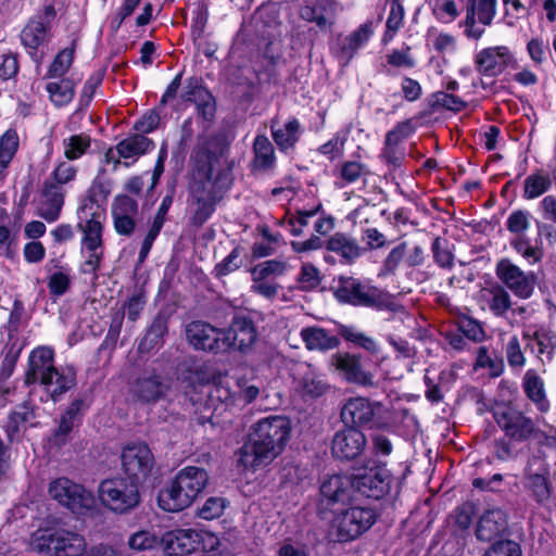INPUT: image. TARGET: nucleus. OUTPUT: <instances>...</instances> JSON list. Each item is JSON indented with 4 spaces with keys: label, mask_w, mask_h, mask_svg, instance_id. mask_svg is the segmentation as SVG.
Masks as SVG:
<instances>
[{
    "label": "nucleus",
    "mask_w": 556,
    "mask_h": 556,
    "mask_svg": "<svg viewBox=\"0 0 556 556\" xmlns=\"http://www.w3.org/2000/svg\"><path fill=\"white\" fill-rule=\"evenodd\" d=\"M110 192V182L97 176L77 210V227L83 233L80 251L85 257L81 266L84 274H94L103 258L102 232L105 220L103 203Z\"/></svg>",
    "instance_id": "obj_1"
},
{
    "label": "nucleus",
    "mask_w": 556,
    "mask_h": 556,
    "mask_svg": "<svg viewBox=\"0 0 556 556\" xmlns=\"http://www.w3.org/2000/svg\"><path fill=\"white\" fill-rule=\"evenodd\" d=\"M290 435L289 421L280 416H270L257 421L249 434L252 444L253 468L270 464L285 448Z\"/></svg>",
    "instance_id": "obj_2"
},
{
    "label": "nucleus",
    "mask_w": 556,
    "mask_h": 556,
    "mask_svg": "<svg viewBox=\"0 0 556 556\" xmlns=\"http://www.w3.org/2000/svg\"><path fill=\"white\" fill-rule=\"evenodd\" d=\"M207 481L205 469L194 466L182 468L172 483L160 491V507L166 511H180L189 507L205 489Z\"/></svg>",
    "instance_id": "obj_3"
},
{
    "label": "nucleus",
    "mask_w": 556,
    "mask_h": 556,
    "mask_svg": "<svg viewBox=\"0 0 556 556\" xmlns=\"http://www.w3.org/2000/svg\"><path fill=\"white\" fill-rule=\"evenodd\" d=\"M29 546L43 556H81L87 549V541L81 533L55 525L35 531Z\"/></svg>",
    "instance_id": "obj_4"
},
{
    "label": "nucleus",
    "mask_w": 556,
    "mask_h": 556,
    "mask_svg": "<svg viewBox=\"0 0 556 556\" xmlns=\"http://www.w3.org/2000/svg\"><path fill=\"white\" fill-rule=\"evenodd\" d=\"M239 330H243V323L237 319L226 330L217 329L204 321H192L186 328V336L194 349L217 354L232 349H243L242 340L237 343Z\"/></svg>",
    "instance_id": "obj_5"
},
{
    "label": "nucleus",
    "mask_w": 556,
    "mask_h": 556,
    "mask_svg": "<svg viewBox=\"0 0 556 556\" xmlns=\"http://www.w3.org/2000/svg\"><path fill=\"white\" fill-rule=\"evenodd\" d=\"M99 498L110 510L127 514L140 503L139 484L126 477L105 479L99 485Z\"/></svg>",
    "instance_id": "obj_6"
},
{
    "label": "nucleus",
    "mask_w": 556,
    "mask_h": 556,
    "mask_svg": "<svg viewBox=\"0 0 556 556\" xmlns=\"http://www.w3.org/2000/svg\"><path fill=\"white\" fill-rule=\"evenodd\" d=\"M334 298L353 306L380 308L387 302V293L376 286L354 277H340Z\"/></svg>",
    "instance_id": "obj_7"
},
{
    "label": "nucleus",
    "mask_w": 556,
    "mask_h": 556,
    "mask_svg": "<svg viewBox=\"0 0 556 556\" xmlns=\"http://www.w3.org/2000/svg\"><path fill=\"white\" fill-rule=\"evenodd\" d=\"M207 167L203 168L205 181H195L191 186L188 210L193 226L201 227L215 211L214 188L217 181L213 176L212 155H206Z\"/></svg>",
    "instance_id": "obj_8"
},
{
    "label": "nucleus",
    "mask_w": 556,
    "mask_h": 556,
    "mask_svg": "<svg viewBox=\"0 0 556 556\" xmlns=\"http://www.w3.org/2000/svg\"><path fill=\"white\" fill-rule=\"evenodd\" d=\"M494 418L510 442L523 443L540 433V429L535 421L527 416L523 412L511 405L497 407L494 412Z\"/></svg>",
    "instance_id": "obj_9"
},
{
    "label": "nucleus",
    "mask_w": 556,
    "mask_h": 556,
    "mask_svg": "<svg viewBox=\"0 0 556 556\" xmlns=\"http://www.w3.org/2000/svg\"><path fill=\"white\" fill-rule=\"evenodd\" d=\"M377 520L372 508L354 506L338 514L331 529L339 541H352L369 530Z\"/></svg>",
    "instance_id": "obj_10"
},
{
    "label": "nucleus",
    "mask_w": 556,
    "mask_h": 556,
    "mask_svg": "<svg viewBox=\"0 0 556 556\" xmlns=\"http://www.w3.org/2000/svg\"><path fill=\"white\" fill-rule=\"evenodd\" d=\"M523 488L529 496L540 506H545L553 493L551 467L545 458L532 456L523 470Z\"/></svg>",
    "instance_id": "obj_11"
},
{
    "label": "nucleus",
    "mask_w": 556,
    "mask_h": 556,
    "mask_svg": "<svg viewBox=\"0 0 556 556\" xmlns=\"http://www.w3.org/2000/svg\"><path fill=\"white\" fill-rule=\"evenodd\" d=\"M122 470L126 478L141 484L151 476L155 460L146 443L126 445L121 455Z\"/></svg>",
    "instance_id": "obj_12"
},
{
    "label": "nucleus",
    "mask_w": 556,
    "mask_h": 556,
    "mask_svg": "<svg viewBox=\"0 0 556 556\" xmlns=\"http://www.w3.org/2000/svg\"><path fill=\"white\" fill-rule=\"evenodd\" d=\"M49 493L61 505L75 514H83L92 509L96 503L91 492L67 478L53 481L49 486Z\"/></svg>",
    "instance_id": "obj_13"
},
{
    "label": "nucleus",
    "mask_w": 556,
    "mask_h": 556,
    "mask_svg": "<svg viewBox=\"0 0 556 556\" xmlns=\"http://www.w3.org/2000/svg\"><path fill=\"white\" fill-rule=\"evenodd\" d=\"M354 490L362 495L379 500L389 493L392 475L384 465L365 467L352 476Z\"/></svg>",
    "instance_id": "obj_14"
},
{
    "label": "nucleus",
    "mask_w": 556,
    "mask_h": 556,
    "mask_svg": "<svg viewBox=\"0 0 556 556\" xmlns=\"http://www.w3.org/2000/svg\"><path fill=\"white\" fill-rule=\"evenodd\" d=\"M476 71L485 77L500 76L506 68L516 70L517 59L507 46L488 47L475 55Z\"/></svg>",
    "instance_id": "obj_15"
},
{
    "label": "nucleus",
    "mask_w": 556,
    "mask_h": 556,
    "mask_svg": "<svg viewBox=\"0 0 556 556\" xmlns=\"http://www.w3.org/2000/svg\"><path fill=\"white\" fill-rule=\"evenodd\" d=\"M495 274L500 281L505 285L516 296L528 299L534 290V277L521 270L508 258L497 262Z\"/></svg>",
    "instance_id": "obj_16"
},
{
    "label": "nucleus",
    "mask_w": 556,
    "mask_h": 556,
    "mask_svg": "<svg viewBox=\"0 0 556 556\" xmlns=\"http://www.w3.org/2000/svg\"><path fill=\"white\" fill-rule=\"evenodd\" d=\"M380 408V403L371 402L367 397H350L341 408V419L350 427L374 428L376 426L375 417Z\"/></svg>",
    "instance_id": "obj_17"
},
{
    "label": "nucleus",
    "mask_w": 556,
    "mask_h": 556,
    "mask_svg": "<svg viewBox=\"0 0 556 556\" xmlns=\"http://www.w3.org/2000/svg\"><path fill=\"white\" fill-rule=\"evenodd\" d=\"M65 201V190L47 179L43 181L38 204L37 215L48 223H54L59 219Z\"/></svg>",
    "instance_id": "obj_18"
},
{
    "label": "nucleus",
    "mask_w": 556,
    "mask_h": 556,
    "mask_svg": "<svg viewBox=\"0 0 556 556\" xmlns=\"http://www.w3.org/2000/svg\"><path fill=\"white\" fill-rule=\"evenodd\" d=\"M366 443V437L361 430L349 427L334 434L331 451L337 458L355 459L363 453Z\"/></svg>",
    "instance_id": "obj_19"
},
{
    "label": "nucleus",
    "mask_w": 556,
    "mask_h": 556,
    "mask_svg": "<svg viewBox=\"0 0 556 556\" xmlns=\"http://www.w3.org/2000/svg\"><path fill=\"white\" fill-rule=\"evenodd\" d=\"M372 34V22H366L349 36L338 38L337 43L331 48V51L338 61L343 66H346L353 59L356 51L368 42Z\"/></svg>",
    "instance_id": "obj_20"
},
{
    "label": "nucleus",
    "mask_w": 556,
    "mask_h": 556,
    "mask_svg": "<svg viewBox=\"0 0 556 556\" xmlns=\"http://www.w3.org/2000/svg\"><path fill=\"white\" fill-rule=\"evenodd\" d=\"M198 529H174L163 534L161 542L168 556H185L198 548Z\"/></svg>",
    "instance_id": "obj_21"
},
{
    "label": "nucleus",
    "mask_w": 556,
    "mask_h": 556,
    "mask_svg": "<svg viewBox=\"0 0 556 556\" xmlns=\"http://www.w3.org/2000/svg\"><path fill=\"white\" fill-rule=\"evenodd\" d=\"M89 404L85 399L74 400L60 417L59 426L54 430L51 442L56 446H62L67 442L68 434L77 427Z\"/></svg>",
    "instance_id": "obj_22"
},
{
    "label": "nucleus",
    "mask_w": 556,
    "mask_h": 556,
    "mask_svg": "<svg viewBox=\"0 0 556 556\" xmlns=\"http://www.w3.org/2000/svg\"><path fill=\"white\" fill-rule=\"evenodd\" d=\"M327 251L336 253L340 256L342 264L352 265L365 252L356 238L345 232H334L325 242Z\"/></svg>",
    "instance_id": "obj_23"
},
{
    "label": "nucleus",
    "mask_w": 556,
    "mask_h": 556,
    "mask_svg": "<svg viewBox=\"0 0 556 556\" xmlns=\"http://www.w3.org/2000/svg\"><path fill=\"white\" fill-rule=\"evenodd\" d=\"M54 369H56V367L54 366L53 350L49 346L36 348L28 356V368L25 375V383L27 386L37 383Z\"/></svg>",
    "instance_id": "obj_24"
},
{
    "label": "nucleus",
    "mask_w": 556,
    "mask_h": 556,
    "mask_svg": "<svg viewBox=\"0 0 556 556\" xmlns=\"http://www.w3.org/2000/svg\"><path fill=\"white\" fill-rule=\"evenodd\" d=\"M182 98L185 101L193 102L199 114L205 121H211L214 117L216 111L215 100L212 93L202 86L201 79L197 77L189 78Z\"/></svg>",
    "instance_id": "obj_25"
},
{
    "label": "nucleus",
    "mask_w": 556,
    "mask_h": 556,
    "mask_svg": "<svg viewBox=\"0 0 556 556\" xmlns=\"http://www.w3.org/2000/svg\"><path fill=\"white\" fill-rule=\"evenodd\" d=\"M353 489L352 477L333 475L326 479L320 485L321 503L326 502L327 505L345 503L351 498Z\"/></svg>",
    "instance_id": "obj_26"
},
{
    "label": "nucleus",
    "mask_w": 556,
    "mask_h": 556,
    "mask_svg": "<svg viewBox=\"0 0 556 556\" xmlns=\"http://www.w3.org/2000/svg\"><path fill=\"white\" fill-rule=\"evenodd\" d=\"M333 364L348 382L363 387L374 386L372 375L363 369L357 356L351 354H338L334 356Z\"/></svg>",
    "instance_id": "obj_27"
},
{
    "label": "nucleus",
    "mask_w": 556,
    "mask_h": 556,
    "mask_svg": "<svg viewBox=\"0 0 556 556\" xmlns=\"http://www.w3.org/2000/svg\"><path fill=\"white\" fill-rule=\"evenodd\" d=\"M506 528V513L501 508H491L480 517L476 535L478 540L489 542L501 535Z\"/></svg>",
    "instance_id": "obj_28"
},
{
    "label": "nucleus",
    "mask_w": 556,
    "mask_h": 556,
    "mask_svg": "<svg viewBox=\"0 0 556 556\" xmlns=\"http://www.w3.org/2000/svg\"><path fill=\"white\" fill-rule=\"evenodd\" d=\"M253 160L250 169L253 175L271 173L276 167L275 149L266 136H257L253 143Z\"/></svg>",
    "instance_id": "obj_29"
},
{
    "label": "nucleus",
    "mask_w": 556,
    "mask_h": 556,
    "mask_svg": "<svg viewBox=\"0 0 556 556\" xmlns=\"http://www.w3.org/2000/svg\"><path fill=\"white\" fill-rule=\"evenodd\" d=\"M167 386L157 375L139 377L131 387V393L142 403H154L165 395Z\"/></svg>",
    "instance_id": "obj_30"
},
{
    "label": "nucleus",
    "mask_w": 556,
    "mask_h": 556,
    "mask_svg": "<svg viewBox=\"0 0 556 556\" xmlns=\"http://www.w3.org/2000/svg\"><path fill=\"white\" fill-rule=\"evenodd\" d=\"M50 25L43 22L42 17L31 18L21 33V40L29 53L36 52L39 48L49 42Z\"/></svg>",
    "instance_id": "obj_31"
},
{
    "label": "nucleus",
    "mask_w": 556,
    "mask_h": 556,
    "mask_svg": "<svg viewBox=\"0 0 556 556\" xmlns=\"http://www.w3.org/2000/svg\"><path fill=\"white\" fill-rule=\"evenodd\" d=\"M75 381L74 372L71 370L65 372L56 368L50 371V374L43 377L38 383H40L50 399L56 402L65 392L75 386Z\"/></svg>",
    "instance_id": "obj_32"
},
{
    "label": "nucleus",
    "mask_w": 556,
    "mask_h": 556,
    "mask_svg": "<svg viewBox=\"0 0 556 556\" xmlns=\"http://www.w3.org/2000/svg\"><path fill=\"white\" fill-rule=\"evenodd\" d=\"M242 27L243 25H241L235 37L224 67V75L230 83L235 85H240L243 77V39L241 38Z\"/></svg>",
    "instance_id": "obj_33"
},
{
    "label": "nucleus",
    "mask_w": 556,
    "mask_h": 556,
    "mask_svg": "<svg viewBox=\"0 0 556 556\" xmlns=\"http://www.w3.org/2000/svg\"><path fill=\"white\" fill-rule=\"evenodd\" d=\"M522 387L527 397L536 406L541 413L549 409V402L546 399L544 381L533 369L526 371L522 379Z\"/></svg>",
    "instance_id": "obj_34"
},
{
    "label": "nucleus",
    "mask_w": 556,
    "mask_h": 556,
    "mask_svg": "<svg viewBox=\"0 0 556 556\" xmlns=\"http://www.w3.org/2000/svg\"><path fill=\"white\" fill-rule=\"evenodd\" d=\"M301 338L309 351H328L339 344V340L320 327H306L301 330Z\"/></svg>",
    "instance_id": "obj_35"
},
{
    "label": "nucleus",
    "mask_w": 556,
    "mask_h": 556,
    "mask_svg": "<svg viewBox=\"0 0 556 556\" xmlns=\"http://www.w3.org/2000/svg\"><path fill=\"white\" fill-rule=\"evenodd\" d=\"M523 339L528 342V345L533 349L531 345L532 342H535L538 345V356L544 361L551 359L554 351L556 350V332L546 329L539 328L534 331L526 330L523 332Z\"/></svg>",
    "instance_id": "obj_36"
},
{
    "label": "nucleus",
    "mask_w": 556,
    "mask_h": 556,
    "mask_svg": "<svg viewBox=\"0 0 556 556\" xmlns=\"http://www.w3.org/2000/svg\"><path fill=\"white\" fill-rule=\"evenodd\" d=\"M301 131V124L295 117L290 118L279 128H275V125H271L273 139L282 152H287L295 147Z\"/></svg>",
    "instance_id": "obj_37"
},
{
    "label": "nucleus",
    "mask_w": 556,
    "mask_h": 556,
    "mask_svg": "<svg viewBox=\"0 0 556 556\" xmlns=\"http://www.w3.org/2000/svg\"><path fill=\"white\" fill-rule=\"evenodd\" d=\"M489 309L496 317H504L511 308V299L509 293L500 285L484 289L481 294Z\"/></svg>",
    "instance_id": "obj_38"
},
{
    "label": "nucleus",
    "mask_w": 556,
    "mask_h": 556,
    "mask_svg": "<svg viewBox=\"0 0 556 556\" xmlns=\"http://www.w3.org/2000/svg\"><path fill=\"white\" fill-rule=\"evenodd\" d=\"M154 148V142L141 134L132 135L116 146L119 157L137 159Z\"/></svg>",
    "instance_id": "obj_39"
},
{
    "label": "nucleus",
    "mask_w": 556,
    "mask_h": 556,
    "mask_svg": "<svg viewBox=\"0 0 556 556\" xmlns=\"http://www.w3.org/2000/svg\"><path fill=\"white\" fill-rule=\"evenodd\" d=\"M497 0H468L466 18L478 20L479 24L490 26L496 15Z\"/></svg>",
    "instance_id": "obj_40"
},
{
    "label": "nucleus",
    "mask_w": 556,
    "mask_h": 556,
    "mask_svg": "<svg viewBox=\"0 0 556 556\" xmlns=\"http://www.w3.org/2000/svg\"><path fill=\"white\" fill-rule=\"evenodd\" d=\"M553 182V177L543 170L530 174L523 181V198L534 200L547 192Z\"/></svg>",
    "instance_id": "obj_41"
},
{
    "label": "nucleus",
    "mask_w": 556,
    "mask_h": 556,
    "mask_svg": "<svg viewBox=\"0 0 556 556\" xmlns=\"http://www.w3.org/2000/svg\"><path fill=\"white\" fill-rule=\"evenodd\" d=\"M300 387L302 392L311 397H319L329 389V384L326 382L324 376L312 365H307V370L300 380Z\"/></svg>",
    "instance_id": "obj_42"
},
{
    "label": "nucleus",
    "mask_w": 556,
    "mask_h": 556,
    "mask_svg": "<svg viewBox=\"0 0 556 556\" xmlns=\"http://www.w3.org/2000/svg\"><path fill=\"white\" fill-rule=\"evenodd\" d=\"M50 100L56 106H63L72 101L75 93V84L70 78H62L58 81H50L46 85Z\"/></svg>",
    "instance_id": "obj_43"
},
{
    "label": "nucleus",
    "mask_w": 556,
    "mask_h": 556,
    "mask_svg": "<svg viewBox=\"0 0 556 556\" xmlns=\"http://www.w3.org/2000/svg\"><path fill=\"white\" fill-rule=\"evenodd\" d=\"M18 148V136L15 130H7L0 138V179Z\"/></svg>",
    "instance_id": "obj_44"
},
{
    "label": "nucleus",
    "mask_w": 556,
    "mask_h": 556,
    "mask_svg": "<svg viewBox=\"0 0 556 556\" xmlns=\"http://www.w3.org/2000/svg\"><path fill=\"white\" fill-rule=\"evenodd\" d=\"M91 139L86 134L72 135L63 139L64 156L70 161L81 157L90 148Z\"/></svg>",
    "instance_id": "obj_45"
},
{
    "label": "nucleus",
    "mask_w": 556,
    "mask_h": 556,
    "mask_svg": "<svg viewBox=\"0 0 556 556\" xmlns=\"http://www.w3.org/2000/svg\"><path fill=\"white\" fill-rule=\"evenodd\" d=\"M35 409L28 403L20 404L10 414L7 424V431L10 435L17 433L22 425L35 419Z\"/></svg>",
    "instance_id": "obj_46"
},
{
    "label": "nucleus",
    "mask_w": 556,
    "mask_h": 556,
    "mask_svg": "<svg viewBox=\"0 0 556 556\" xmlns=\"http://www.w3.org/2000/svg\"><path fill=\"white\" fill-rule=\"evenodd\" d=\"M287 264L280 260H269L262 262L251 268L252 280H268L270 277H277L285 274Z\"/></svg>",
    "instance_id": "obj_47"
},
{
    "label": "nucleus",
    "mask_w": 556,
    "mask_h": 556,
    "mask_svg": "<svg viewBox=\"0 0 556 556\" xmlns=\"http://www.w3.org/2000/svg\"><path fill=\"white\" fill-rule=\"evenodd\" d=\"M430 105L432 109H445L453 112H460L466 109L467 103L462 98L446 91H437L431 96Z\"/></svg>",
    "instance_id": "obj_48"
},
{
    "label": "nucleus",
    "mask_w": 556,
    "mask_h": 556,
    "mask_svg": "<svg viewBox=\"0 0 556 556\" xmlns=\"http://www.w3.org/2000/svg\"><path fill=\"white\" fill-rule=\"evenodd\" d=\"M167 329H168L167 317L159 314L153 319L150 328L148 329L143 340L140 343V348L141 349H144V348L151 349L154 345H156L159 343V341L165 336V333L167 332Z\"/></svg>",
    "instance_id": "obj_49"
},
{
    "label": "nucleus",
    "mask_w": 556,
    "mask_h": 556,
    "mask_svg": "<svg viewBox=\"0 0 556 556\" xmlns=\"http://www.w3.org/2000/svg\"><path fill=\"white\" fill-rule=\"evenodd\" d=\"M74 60V49L65 48L60 51L51 63L47 77L61 78L68 72Z\"/></svg>",
    "instance_id": "obj_50"
},
{
    "label": "nucleus",
    "mask_w": 556,
    "mask_h": 556,
    "mask_svg": "<svg viewBox=\"0 0 556 556\" xmlns=\"http://www.w3.org/2000/svg\"><path fill=\"white\" fill-rule=\"evenodd\" d=\"M476 367L488 368L492 377H498L504 370V362L502 358L492 356L485 346L477 350Z\"/></svg>",
    "instance_id": "obj_51"
},
{
    "label": "nucleus",
    "mask_w": 556,
    "mask_h": 556,
    "mask_svg": "<svg viewBox=\"0 0 556 556\" xmlns=\"http://www.w3.org/2000/svg\"><path fill=\"white\" fill-rule=\"evenodd\" d=\"M432 253L434 262L442 268H452L454 265V255L448 249L447 241L437 237L432 242Z\"/></svg>",
    "instance_id": "obj_52"
},
{
    "label": "nucleus",
    "mask_w": 556,
    "mask_h": 556,
    "mask_svg": "<svg viewBox=\"0 0 556 556\" xmlns=\"http://www.w3.org/2000/svg\"><path fill=\"white\" fill-rule=\"evenodd\" d=\"M369 174L367 166L357 161H345L340 165V177L346 184H353Z\"/></svg>",
    "instance_id": "obj_53"
},
{
    "label": "nucleus",
    "mask_w": 556,
    "mask_h": 556,
    "mask_svg": "<svg viewBox=\"0 0 556 556\" xmlns=\"http://www.w3.org/2000/svg\"><path fill=\"white\" fill-rule=\"evenodd\" d=\"M138 214V203L128 195H118L112 204L113 217H136Z\"/></svg>",
    "instance_id": "obj_54"
},
{
    "label": "nucleus",
    "mask_w": 556,
    "mask_h": 556,
    "mask_svg": "<svg viewBox=\"0 0 556 556\" xmlns=\"http://www.w3.org/2000/svg\"><path fill=\"white\" fill-rule=\"evenodd\" d=\"M405 11L404 7L400 2V0H392L390 13L387 18V31L384 36H390L392 38L402 27L404 20Z\"/></svg>",
    "instance_id": "obj_55"
},
{
    "label": "nucleus",
    "mask_w": 556,
    "mask_h": 556,
    "mask_svg": "<svg viewBox=\"0 0 556 556\" xmlns=\"http://www.w3.org/2000/svg\"><path fill=\"white\" fill-rule=\"evenodd\" d=\"M320 281V274L316 266L311 263H305L301 266L299 282L302 290H313L319 286Z\"/></svg>",
    "instance_id": "obj_56"
},
{
    "label": "nucleus",
    "mask_w": 556,
    "mask_h": 556,
    "mask_svg": "<svg viewBox=\"0 0 556 556\" xmlns=\"http://www.w3.org/2000/svg\"><path fill=\"white\" fill-rule=\"evenodd\" d=\"M321 205L319 204L314 210H299L296 211V216H291L287 224L290 227V232L293 236H301L303 233L304 227L308 225L309 218L314 217L317 212L320 210Z\"/></svg>",
    "instance_id": "obj_57"
},
{
    "label": "nucleus",
    "mask_w": 556,
    "mask_h": 556,
    "mask_svg": "<svg viewBox=\"0 0 556 556\" xmlns=\"http://www.w3.org/2000/svg\"><path fill=\"white\" fill-rule=\"evenodd\" d=\"M508 231L523 235L530 227V213L522 210L514 211L506 220Z\"/></svg>",
    "instance_id": "obj_58"
},
{
    "label": "nucleus",
    "mask_w": 556,
    "mask_h": 556,
    "mask_svg": "<svg viewBox=\"0 0 556 556\" xmlns=\"http://www.w3.org/2000/svg\"><path fill=\"white\" fill-rule=\"evenodd\" d=\"M159 543L157 536L148 530H141L134 533L129 540L128 545L135 551H147L151 549Z\"/></svg>",
    "instance_id": "obj_59"
},
{
    "label": "nucleus",
    "mask_w": 556,
    "mask_h": 556,
    "mask_svg": "<svg viewBox=\"0 0 556 556\" xmlns=\"http://www.w3.org/2000/svg\"><path fill=\"white\" fill-rule=\"evenodd\" d=\"M147 303L146 294L142 290H136L128 301L124 304L126 316L130 321H136Z\"/></svg>",
    "instance_id": "obj_60"
},
{
    "label": "nucleus",
    "mask_w": 556,
    "mask_h": 556,
    "mask_svg": "<svg viewBox=\"0 0 556 556\" xmlns=\"http://www.w3.org/2000/svg\"><path fill=\"white\" fill-rule=\"evenodd\" d=\"M387 63L393 67L413 68L416 65V61L410 54V47L399 50L394 49L386 55Z\"/></svg>",
    "instance_id": "obj_61"
},
{
    "label": "nucleus",
    "mask_w": 556,
    "mask_h": 556,
    "mask_svg": "<svg viewBox=\"0 0 556 556\" xmlns=\"http://www.w3.org/2000/svg\"><path fill=\"white\" fill-rule=\"evenodd\" d=\"M507 362L513 368H522L526 364V357L521 351L520 342L516 336H513L505 348Z\"/></svg>",
    "instance_id": "obj_62"
},
{
    "label": "nucleus",
    "mask_w": 556,
    "mask_h": 556,
    "mask_svg": "<svg viewBox=\"0 0 556 556\" xmlns=\"http://www.w3.org/2000/svg\"><path fill=\"white\" fill-rule=\"evenodd\" d=\"M407 250L405 242L394 247L382 263V271L384 274H394L401 262L403 261Z\"/></svg>",
    "instance_id": "obj_63"
},
{
    "label": "nucleus",
    "mask_w": 556,
    "mask_h": 556,
    "mask_svg": "<svg viewBox=\"0 0 556 556\" xmlns=\"http://www.w3.org/2000/svg\"><path fill=\"white\" fill-rule=\"evenodd\" d=\"M521 548L518 543L511 540H504L494 543L484 556H521Z\"/></svg>",
    "instance_id": "obj_64"
}]
</instances>
